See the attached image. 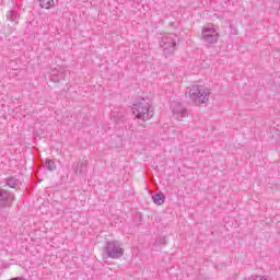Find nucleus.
Wrapping results in <instances>:
<instances>
[{
	"label": "nucleus",
	"mask_w": 280,
	"mask_h": 280,
	"mask_svg": "<svg viewBox=\"0 0 280 280\" xmlns=\"http://www.w3.org/2000/svg\"><path fill=\"white\" fill-rule=\"evenodd\" d=\"M132 113L137 117V119H141L142 121H148V119H152L154 117V109L150 106V103L142 98L141 102L133 104Z\"/></svg>",
	"instance_id": "1"
},
{
	"label": "nucleus",
	"mask_w": 280,
	"mask_h": 280,
	"mask_svg": "<svg viewBox=\"0 0 280 280\" xmlns=\"http://www.w3.org/2000/svg\"><path fill=\"white\" fill-rule=\"evenodd\" d=\"M188 95L191 102L197 106H200V104H207V102H209V90L200 85H192L188 91Z\"/></svg>",
	"instance_id": "2"
},
{
	"label": "nucleus",
	"mask_w": 280,
	"mask_h": 280,
	"mask_svg": "<svg viewBox=\"0 0 280 280\" xmlns=\"http://www.w3.org/2000/svg\"><path fill=\"white\" fill-rule=\"evenodd\" d=\"M104 255L109 259H121L124 257V248L119 245V241H109L103 247Z\"/></svg>",
	"instance_id": "3"
},
{
	"label": "nucleus",
	"mask_w": 280,
	"mask_h": 280,
	"mask_svg": "<svg viewBox=\"0 0 280 280\" xmlns=\"http://www.w3.org/2000/svg\"><path fill=\"white\" fill-rule=\"evenodd\" d=\"M175 37L176 36L174 35H165L162 37L160 42V47H162L165 58H167V56L174 55V51H176Z\"/></svg>",
	"instance_id": "4"
},
{
	"label": "nucleus",
	"mask_w": 280,
	"mask_h": 280,
	"mask_svg": "<svg viewBox=\"0 0 280 280\" xmlns=\"http://www.w3.org/2000/svg\"><path fill=\"white\" fill-rule=\"evenodd\" d=\"M201 38L208 43V45H213L218 43L220 34H218V31L213 27H203L201 31Z\"/></svg>",
	"instance_id": "5"
},
{
	"label": "nucleus",
	"mask_w": 280,
	"mask_h": 280,
	"mask_svg": "<svg viewBox=\"0 0 280 280\" xmlns=\"http://www.w3.org/2000/svg\"><path fill=\"white\" fill-rule=\"evenodd\" d=\"M12 202H14V194L1 188L0 189V211L12 207Z\"/></svg>",
	"instance_id": "6"
},
{
	"label": "nucleus",
	"mask_w": 280,
	"mask_h": 280,
	"mask_svg": "<svg viewBox=\"0 0 280 280\" xmlns=\"http://www.w3.org/2000/svg\"><path fill=\"white\" fill-rule=\"evenodd\" d=\"M171 107L173 110V117L178 121H182L184 117L189 115V113H187V108L183 107V104L180 103H172Z\"/></svg>",
	"instance_id": "7"
},
{
	"label": "nucleus",
	"mask_w": 280,
	"mask_h": 280,
	"mask_svg": "<svg viewBox=\"0 0 280 280\" xmlns=\"http://www.w3.org/2000/svg\"><path fill=\"white\" fill-rule=\"evenodd\" d=\"M69 77V71L63 68L51 70L50 72V82H63Z\"/></svg>",
	"instance_id": "8"
},
{
	"label": "nucleus",
	"mask_w": 280,
	"mask_h": 280,
	"mask_svg": "<svg viewBox=\"0 0 280 280\" xmlns=\"http://www.w3.org/2000/svg\"><path fill=\"white\" fill-rule=\"evenodd\" d=\"M86 165V161H83L81 163H74L72 165L73 173L75 176L84 174V167Z\"/></svg>",
	"instance_id": "9"
},
{
	"label": "nucleus",
	"mask_w": 280,
	"mask_h": 280,
	"mask_svg": "<svg viewBox=\"0 0 280 280\" xmlns=\"http://www.w3.org/2000/svg\"><path fill=\"white\" fill-rule=\"evenodd\" d=\"M152 200H153L154 205H164V202H165V194H163L162 191L155 192L152 196Z\"/></svg>",
	"instance_id": "10"
},
{
	"label": "nucleus",
	"mask_w": 280,
	"mask_h": 280,
	"mask_svg": "<svg viewBox=\"0 0 280 280\" xmlns=\"http://www.w3.org/2000/svg\"><path fill=\"white\" fill-rule=\"evenodd\" d=\"M21 15H19V13H16V11H9L7 13V19L9 21H11L12 23H19V19Z\"/></svg>",
	"instance_id": "11"
},
{
	"label": "nucleus",
	"mask_w": 280,
	"mask_h": 280,
	"mask_svg": "<svg viewBox=\"0 0 280 280\" xmlns=\"http://www.w3.org/2000/svg\"><path fill=\"white\" fill-rule=\"evenodd\" d=\"M7 186L16 189L19 187V179L16 177L7 178Z\"/></svg>",
	"instance_id": "12"
},
{
	"label": "nucleus",
	"mask_w": 280,
	"mask_h": 280,
	"mask_svg": "<svg viewBox=\"0 0 280 280\" xmlns=\"http://www.w3.org/2000/svg\"><path fill=\"white\" fill-rule=\"evenodd\" d=\"M39 5L45 10H49L50 8H54V0H39Z\"/></svg>",
	"instance_id": "13"
},
{
	"label": "nucleus",
	"mask_w": 280,
	"mask_h": 280,
	"mask_svg": "<svg viewBox=\"0 0 280 280\" xmlns=\"http://www.w3.org/2000/svg\"><path fill=\"white\" fill-rule=\"evenodd\" d=\"M46 170H48V172H54V170H56V163L54 160L46 161Z\"/></svg>",
	"instance_id": "14"
},
{
	"label": "nucleus",
	"mask_w": 280,
	"mask_h": 280,
	"mask_svg": "<svg viewBox=\"0 0 280 280\" xmlns=\"http://www.w3.org/2000/svg\"><path fill=\"white\" fill-rule=\"evenodd\" d=\"M250 280H268V279H266V277L264 276H255V277H252Z\"/></svg>",
	"instance_id": "15"
},
{
	"label": "nucleus",
	"mask_w": 280,
	"mask_h": 280,
	"mask_svg": "<svg viewBox=\"0 0 280 280\" xmlns=\"http://www.w3.org/2000/svg\"><path fill=\"white\" fill-rule=\"evenodd\" d=\"M160 244H165V237L160 241Z\"/></svg>",
	"instance_id": "16"
}]
</instances>
